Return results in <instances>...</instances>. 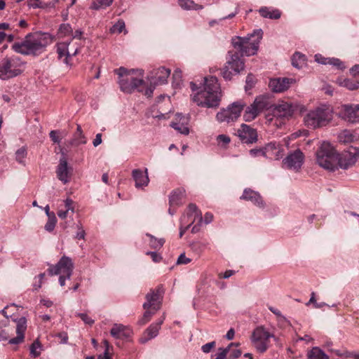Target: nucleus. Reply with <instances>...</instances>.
Wrapping results in <instances>:
<instances>
[{
    "label": "nucleus",
    "mask_w": 359,
    "mask_h": 359,
    "mask_svg": "<svg viewBox=\"0 0 359 359\" xmlns=\"http://www.w3.org/2000/svg\"><path fill=\"white\" fill-rule=\"evenodd\" d=\"M264 149L267 156L266 158H272L276 157L277 159L281 156L280 153L283 150L281 145L276 142L268 143L264 147Z\"/></svg>",
    "instance_id": "obj_27"
},
{
    "label": "nucleus",
    "mask_w": 359,
    "mask_h": 359,
    "mask_svg": "<svg viewBox=\"0 0 359 359\" xmlns=\"http://www.w3.org/2000/svg\"><path fill=\"white\" fill-rule=\"evenodd\" d=\"M114 72L118 76V83L122 92L130 94L136 89L142 91L138 88L143 86L144 81L142 79L134 76L135 69L128 70L124 67H120L116 69Z\"/></svg>",
    "instance_id": "obj_5"
},
{
    "label": "nucleus",
    "mask_w": 359,
    "mask_h": 359,
    "mask_svg": "<svg viewBox=\"0 0 359 359\" xmlns=\"http://www.w3.org/2000/svg\"><path fill=\"white\" fill-rule=\"evenodd\" d=\"M27 149L25 147H22L18 149L15 152V159L16 161L21 164L25 165V158L27 156Z\"/></svg>",
    "instance_id": "obj_47"
},
{
    "label": "nucleus",
    "mask_w": 359,
    "mask_h": 359,
    "mask_svg": "<svg viewBox=\"0 0 359 359\" xmlns=\"http://www.w3.org/2000/svg\"><path fill=\"white\" fill-rule=\"evenodd\" d=\"M186 217L187 222H191V224L198 219V224L194 225L191 229V232L196 233L199 231L201 224L203 222V217L201 210H199L197 206L194 203H190L188 206V212Z\"/></svg>",
    "instance_id": "obj_18"
},
{
    "label": "nucleus",
    "mask_w": 359,
    "mask_h": 359,
    "mask_svg": "<svg viewBox=\"0 0 359 359\" xmlns=\"http://www.w3.org/2000/svg\"><path fill=\"white\" fill-rule=\"evenodd\" d=\"M170 73V69L164 67L154 69L150 73V82L154 86L165 84L167 83Z\"/></svg>",
    "instance_id": "obj_19"
},
{
    "label": "nucleus",
    "mask_w": 359,
    "mask_h": 359,
    "mask_svg": "<svg viewBox=\"0 0 359 359\" xmlns=\"http://www.w3.org/2000/svg\"><path fill=\"white\" fill-rule=\"evenodd\" d=\"M294 79L289 78H276L270 80L269 86L274 93H281L289 88Z\"/></svg>",
    "instance_id": "obj_22"
},
{
    "label": "nucleus",
    "mask_w": 359,
    "mask_h": 359,
    "mask_svg": "<svg viewBox=\"0 0 359 359\" xmlns=\"http://www.w3.org/2000/svg\"><path fill=\"white\" fill-rule=\"evenodd\" d=\"M146 236L149 238V245L153 249L161 248L165 243V240L163 238H156L150 233H147Z\"/></svg>",
    "instance_id": "obj_42"
},
{
    "label": "nucleus",
    "mask_w": 359,
    "mask_h": 359,
    "mask_svg": "<svg viewBox=\"0 0 359 359\" xmlns=\"http://www.w3.org/2000/svg\"><path fill=\"white\" fill-rule=\"evenodd\" d=\"M20 74L15 57H6L0 62V79L3 80L15 77Z\"/></svg>",
    "instance_id": "obj_11"
},
{
    "label": "nucleus",
    "mask_w": 359,
    "mask_h": 359,
    "mask_svg": "<svg viewBox=\"0 0 359 359\" xmlns=\"http://www.w3.org/2000/svg\"><path fill=\"white\" fill-rule=\"evenodd\" d=\"M170 126L181 134L188 135L189 133V129L187 126V123H184V122L178 123L172 121L170 123Z\"/></svg>",
    "instance_id": "obj_43"
},
{
    "label": "nucleus",
    "mask_w": 359,
    "mask_h": 359,
    "mask_svg": "<svg viewBox=\"0 0 359 359\" xmlns=\"http://www.w3.org/2000/svg\"><path fill=\"white\" fill-rule=\"evenodd\" d=\"M57 222V218L55 215H52V217H48V222L45 224V229L48 232H52Z\"/></svg>",
    "instance_id": "obj_51"
},
{
    "label": "nucleus",
    "mask_w": 359,
    "mask_h": 359,
    "mask_svg": "<svg viewBox=\"0 0 359 359\" xmlns=\"http://www.w3.org/2000/svg\"><path fill=\"white\" fill-rule=\"evenodd\" d=\"M269 340H252L257 351L259 353H264L268 349Z\"/></svg>",
    "instance_id": "obj_46"
},
{
    "label": "nucleus",
    "mask_w": 359,
    "mask_h": 359,
    "mask_svg": "<svg viewBox=\"0 0 359 359\" xmlns=\"http://www.w3.org/2000/svg\"><path fill=\"white\" fill-rule=\"evenodd\" d=\"M262 35V29H256L245 37L236 36L233 38L231 43L241 56H251L257 53Z\"/></svg>",
    "instance_id": "obj_3"
},
{
    "label": "nucleus",
    "mask_w": 359,
    "mask_h": 359,
    "mask_svg": "<svg viewBox=\"0 0 359 359\" xmlns=\"http://www.w3.org/2000/svg\"><path fill=\"white\" fill-rule=\"evenodd\" d=\"M245 104L242 101H237L233 102L231 106L227 107L232 115V118L236 121L241 115Z\"/></svg>",
    "instance_id": "obj_33"
},
{
    "label": "nucleus",
    "mask_w": 359,
    "mask_h": 359,
    "mask_svg": "<svg viewBox=\"0 0 359 359\" xmlns=\"http://www.w3.org/2000/svg\"><path fill=\"white\" fill-rule=\"evenodd\" d=\"M61 157L60 158L59 164L57 166L56 175L59 180L63 184H67L69 182L72 168L68 165L67 161V154L64 151L63 148H60Z\"/></svg>",
    "instance_id": "obj_14"
},
{
    "label": "nucleus",
    "mask_w": 359,
    "mask_h": 359,
    "mask_svg": "<svg viewBox=\"0 0 359 359\" xmlns=\"http://www.w3.org/2000/svg\"><path fill=\"white\" fill-rule=\"evenodd\" d=\"M184 193L185 191L181 188L173 190L169 196L170 205H180L182 203V199L184 197Z\"/></svg>",
    "instance_id": "obj_29"
},
{
    "label": "nucleus",
    "mask_w": 359,
    "mask_h": 359,
    "mask_svg": "<svg viewBox=\"0 0 359 359\" xmlns=\"http://www.w3.org/2000/svg\"><path fill=\"white\" fill-rule=\"evenodd\" d=\"M338 154L329 142H323L316 152L318 165L327 170L334 171L337 168Z\"/></svg>",
    "instance_id": "obj_6"
},
{
    "label": "nucleus",
    "mask_w": 359,
    "mask_h": 359,
    "mask_svg": "<svg viewBox=\"0 0 359 359\" xmlns=\"http://www.w3.org/2000/svg\"><path fill=\"white\" fill-rule=\"evenodd\" d=\"M23 308L22 306H19L15 304H12L11 305H8L2 309L0 313L1 314H6L8 312L11 313L12 314H15L16 313L22 312Z\"/></svg>",
    "instance_id": "obj_45"
},
{
    "label": "nucleus",
    "mask_w": 359,
    "mask_h": 359,
    "mask_svg": "<svg viewBox=\"0 0 359 359\" xmlns=\"http://www.w3.org/2000/svg\"><path fill=\"white\" fill-rule=\"evenodd\" d=\"M233 346H238V344L231 343L227 347L224 348H219V350L220 352L216 354L215 359H225L230 348Z\"/></svg>",
    "instance_id": "obj_50"
},
{
    "label": "nucleus",
    "mask_w": 359,
    "mask_h": 359,
    "mask_svg": "<svg viewBox=\"0 0 359 359\" xmlns=\"http://www.w3.org/2000/svg\"><path fill=\"white\" fill-rule=\"evenodd\" d=\"M215 341H211L202 346L201 350L205 353H208L215 346Z\"/></svg>",
    "instance_id": "obj_58"
},
{
    "label": "nucleus",
    "mask_w": 359,
    "mask_h": 359,
    "mask_svg": "<svg viewBox=\"0 0 359 359\" xmlns=\"http://www.w3.org/2000/svg\"><path fill=\"white\" fill-rule=\"evenodd\" d=\"M191 246V249L198 253L201 252L205 248V245L200 242H194Z\"/></svg>",
    "instance_id": "obj_60"
},
{
    "label": "nucleus",
    "mask_w": 359,
    "mask_h": 359,
    "mask_svg": "<svg viewBox=\"0 0 359 359\" xmlns=\"http://www.w3.org/2000/svg\"><path fill=\"white\" fill-rule=\"evenodd\" d=\"M110 334L115 339H127L131 337L133 332L129 326L115 323L110 330Z\"/></svg>",
    "instance_id": "obj_21"
},
{
    "label": "nucleus",
    "mask_w": 359,
    "mask_h": 359,
    "mask_svg": "<svg viewBox=\"0 0 359 359\" xmlns=\"http://www.w3.org/2000/svg\"><path fill=\"white\" fill-rule=\"evenodd\" d=\"M54 37L48 32L29 33L20 42H15L12 49L23 55L36 56L45 51L47 46L53 41Z\"/></svg>",
    "instance_id": "obj_2"
},
{
    "label": "nucleus",
    "mask_w": 359,
    "mask_h": 359,
    "mask_svg": "<svg viewBox=\"0 0 359 359\" xmlns=\"http://www.w3.org/2000/svg\"><path fill=\"white\" fill-rule=\"evenodd\" d=\"M58 0H52L48 2L43 1L42 0H29L28 1V6L33 8H54Z\"/></svg>",
    "instance_id": "obj_31"
},
{
    "label": "nucleus",
    "mask_w": 359,
    "mask_h": 359,
    "mask_svg": "<svg viewBox=\"0 0 359 359\" xmlns=\"http://www.w3.org/2000/svg\"><path fill=\"white\" fill-rule=\"evenodd\" d=\"M304 160V155L300 149H297L289 154L283 160L284 165L288 169L299 170Z\"/></svg>",
    "instance_id": "obj_16"
},
{
    "label": "nucleus",
    "mask_w": 359,
    "mask_h": 359,
    "mask_svg": "<svg viewBox=\"0 0 359 359\" xmlns=\"http://www.w3.org/2000/svg\"><path fill=\"white\" fill-rule=\"evenodd\" d=\"M246 86H245V90H247L248 88H252L254 86V76L252 74H248L246 78Z\"/></svg>",
    "instance_id": "obj_62"
},
{
    "label": "nucleus",
    "mask_w": 359,
    "mask_h": 359,
    "mask_svg": "<svg viewBox=\"0 0 359 359\" xmlns=\"http://www.w3.org/2000/svg\"><path fill=\"white\" fill-rule=\"evenodd\" d=\"M40 343L38 341H34L30 346V354L34 357H38L40 355L39 351H36V348H40Z\"/></svg>",
    "instance_id": "obj_56"
},
{
    "label": "nucleus",
    "mask_w": 359,
    "mask_h": 359,
    "mask_svg": "<svg viewBox=\"0 0 359 359\" xmlns=\"http://www.w3.org/2000/svg\"><path fill=\"white\" fill-rule=\"evenodd\" d=\"M163 321L164 318H161L156 323L151 324L144 331L142 337L140 339V342L142 344H145L150 339L156 337L158 334L159 329Z\"/></svg>",
    "instance_id": "obj_23"
},
{
    "label": "nucleus",
    "mask_w": 359,
    "mask_h": 359,
    "mask_svg": "<svg viewBox=\"0 0 359 359\" xmlns=\"http://www.w3.org/2000/svg\"><path fill=\"white\" fill-rule=\"evenodd\" d=\"M114 0H93L91 3V9H104L110 6Z\"/></svg>",
    "instance_id": "obj_39"
},
{
    "label": "nucleus",
    "mask_w": 359,
    "mask_h": 359,
    "mask_svg": "<svg viewBox=\"0 0 359 359\" xmlns=\"http://www.w3.org/2000/svg\"><path fill=\"white\" fill-rule=\"evenodd\" d=\"M190 87L195 92L192 100L198 106L213 108L217 107L220 102V86L215 76L205 77L203 83L198 86L194 82H190Z\"/></svg>",
    "instance_id": "obj_1"
},
{
    "label": "nucleus",
    "mask_w": 359,
    "mask_h": 359,
    "mask_svg": "<svg viewBox=\"0 0 359 359\" xmlns=\"http://www.w3.org/2000/svg\"><path fill=\"white\" fill-rule=\"evenodd\" d=\"M330 59L331 58H326V57H324L323 56H322L320 54H316L315 55V60L317 62L320 63V64H323V65H327L330 62Z\"/></svg>",
    "instance_id": "obj_61"
},
{
    "label": "nucleus",
    "mask_w": 359,
    "mask_h": 359,
    "mask_svg": "<svg viewBox=\"0 0 359 359\" xmlns=\"http://www.w3.org/2000/svg\"><path fill=\"white\" fill-rule=\"evenodd\" d=\"M260 15L266 18L277 20L280 18L281 13L279 10L274 9L270 10L266 7H263L259 9Z\"/></svg>",
    "instance_id": "obj_34"
},
{
    "label": "nucleus",
    "mask_w": 359,
    "mask_h": 359,
    "mask_svg": "<svg viewBox=\"0 0 359 359\" xmlns=\"http://www.w3.org/2000/svg\"><path fill=\"white\" fill-rule=\"evenodd\" d=\"M74 269V263L72 259L65 255L62 256L60 261L55 265H50L48 269L50 276L63 273L67 275V278H70Z\"/></svg>",
    "instance_id": "obj_10"
},
{
    "label": "nucleus",
    "mask_w": 359,
    "mask_h": 359,
    "mask_svg": "<svg viewBox=\"0 0 359 359\" xmlns=\"http://www.w3.org/2000/svg\"><path fill=\"white\" fill-rule=\"evenodd\" d=\"M232 115L229 110L227 109H222L217 114L216 118L219 122H227L234 121V119L231 117Z\"/></svg>",
    "instance_id": "obj_40"
},
{
    "label": "nucleus",
    "mask_w": 359,
    "mask_h": 359,
    "mask_svg": "<svg viewBox=\"0 0 359 359\" xmlns=\"http://www.w3.org/2000/svg\"><path fill=\"white\" fill-rule=\"evenodd\" d=\"M217 141L219 144H222L223 145H226L230 142L231 139L228 135L222 134L217 137Z\"/></svg>",
    "instance_id": "obj_57"
},
{
    "label": "nucleus",
    "mask_w": 359,
    "mask_h": 359,
    "mask_svg": "<svg viewBox=\"0 0 359 359\" xmlns=\"http://www.w3.org/2000/svg\"><path fill=\"white\" fill-rule=\"evenodd\" d=\"M337 138L339 142L348 144L358 140L359 136L355 132L346 129L338 134Z\"/></svg>",
    "instance_id": "obj_28"
},
{
    "label": "nucleus",
    "mask_w": 359,
    "mask_h": 359,
    "mask_svg": "<svg viewBox=\"0 0 359 359\" xmlns=\"http://www.w3.org/2000/svg\"><path fill=\"white\" fill-rule=\"evenodd\" d=\"M273 335L266 331L262 326L257 327L252 332V340H269Z\"/></svg>",
    "instance_id": "obj_32"
},
{
    "label": "nucleus",
    "mask_w": 359,
    "mask_h": 359,
    "mask_svg": "<svg viewBox=\"0 0 359 359\" xmlns=\"http://www.w3.org/2000/svg\"><path fill=\"white\" fill-rule=\"evenodd\" d=\"M69 43H70L67 41L61 42L59 43L57 46L58 57L59 59H62L63 57H65L62 62L65 64H68V57L70 55H75L78 53V48H76L75 50H72L69 48Z\"/></svg>",
    "instance_id": "obj_25"
},
{
    "label": "nucleus",
    "mask_w": 359,
    "mask_h": 359,
    "mask_svg": "<svg viewBox=\"0 0 359 359\" xmlns=\"http://www.w3.org/2000/svg\"><path fill=\"white\" fill-rule=\"evenodd\" d=\"M180 222H181V224H180V237L182 238L183 236V235L184 234V233L187 231V230L193 224H191V222H190V223L189 224H187V226H184V225L187 222V221H186V217H183L181 218Z\"/></svg>",
    "instance_id": "obj_54"
},
{
    "label": "nucleus",
    "mask_w": 359,
    "mask_h": 359,
    "mask_svg": "<svg viewBox=\"0 0 359 359\" xmlns=\"http://www.w3.org/2000/svg\"><path fill=\"white\" fill-rule=\"evenodd\" d=\"M229 59L226 61L225 66L221 70V74L225 80H231L233 73L229 71L231 69L234 74H238L244 69V62L241 58L238 52L229 51Z\"/></svg>",
    "instance_id": "obj_8"
},
{
    "label": "nucleus",
    "mask_w": 359,
    "mask_h": 359,
    "mask_svg": "<svg viewBox=\"0 0 359 359\" xmlns=\"http://www.w3.org/2000/svg\"><path fill=\"white\" fill-rule=\"evenodd\" d=\"M306 60L305 55L296 52L293 54L292 57V65L293 67L300 69L302 67V66L304 65Z\"/></svg>",
    "instance_id": "obj_38"
},
{
    "label": "nucleus",
    "mask_w": 359,
    "mask_h": 359,
    "mask_svg": "<svg viewBox=\"0 0 359 359\" xmlns=\"http://www.w3.org/2000/svg\"><path fill=\"white\" fill-rule=\"evenodd\" d=\"M147 171V168H145L144 171L140 169H135L133 170L132 176L135 182V187L137 188H143L148 185L149 179Z\"/></svg>",
    "instance_id": "obj_26"
},
{
    "label": "nucleus",
    "mask_w": 359,
    "mask_h": 359,
    "mask_svg": "<svg viewBox=\"0 0 359 359\" xmlns=\"http://www.w3.org/2000/svg\"><path fill=\"white\" fill-rule=\"evenodd\" d=\"M180 6L185 10H200L203 6L196 4L193 0H179Z\"/></svg>",
    "instance_id": "obj_37"
},
{
    "label": "nucleus",
    "mask_w": 359,
    "mask_h": 359,
    "mask_svg": "<svg viewBox=\"0 0 359 359\" xmlns=\"http://www.w3.org/2000/svg\"><path fill=\"white\" fill-rule=\"evenodd\" d=\"M4 320L0 322V341H6L9 338V332L12 330V326L10 325V319L8 316H4Z\"/></svg>",
    "instance_id": "obj_30"
},
{
    "label": "nucleus",
    "mask_w": 359,
    "mask_h": 359,
    "mask_svg": "<svg viewBox=\"0 0 359 359\" xmlns=\"http://www.w3.org/2000/svg\"><path fill=\"white\" fill-rule=\"evenodd\" d=\"M339 116L344 121L351 123H359V104H344L341 107Z\"/></svg>",
    "instance_id": "obj_15"
},
{
    "label": "nucleus",
    "mask_w": 359,
    "mask_h": 359,
    "mask_svg": "<svg viewBox=\"0 0 359 359\" xmlns=\"http://www.w3.org/2000/svg\"><path fill=\"white\" fill-rule=\"evenodd\" d=\"M271 107L269 97L260 95L255 98L252 104L248 106L244 112L243 118L245 121L254 120L262 111Z\"/></svg>",
    "instance_id": "obj_9"
},
{
    "label": "nucleus",
    "mask_w": 359,
    "mask_h": 359,
    "mask_svg": "<svg viewBox=\"0 0 359 359\" xmlns=\"http://www.w3.org/2000/svg\"><path fill=\"white\" fill-rule=\"evenodd\" d=\"M241 199L251 201L259 208H264V203L260 194L250 189H245L243 191V195L241 196Z\"/></svg>",
    "instance_id": "obj_24"
},
{
    "label": "nucleus",
    "mask_w": 359,
    "mask_h": 359,
    "mask_svg": "<svg viewBox=\"0 0 359 359\" xmlns=\"http://www.w3.org/2000/svg\"><path fill=\"white\" fill-rule=\"evenodd\" d=\"M11 320H10V325L12 327H15L17 337L9 339L8 343L10 344H19L22 343L25 338V332L27 329V319L25 316L20 318H12L13 316H10ZM15 317V315H13Z\"/></svg>",
    "instance_id": "obj_13"
},
{
    "label": "nucleus",
    "mask_w": 359,
    "mask_h": 359,
    "mask_svg": "<svg viewBox=\"0 0 359 359\" xmlns=\"http://www.w3.org/2000/svg\"><path fill=\"white\" fill-rule=\"evenodd\" d=\"M329 65L336 67L338 69H342L344 68L343 62L337 58H331Z\"/></svg>",
    "instance_id": "obj_59"
},
{
    "label": "nucleus",
    "mask_w": 359,
    "mask_h": 359,
    "mask_svg": "<svg viewBox=\"0 0 359 359\" xmlns=\"http://www.w3.org/2000/svg\"><path fill=\"white\" fill-rule=\"evenodd\" d=\"M182 72L180 69H176L172 74V86L175 88H180L182 83Z\"/></svg>",
    "instance_id": "obj_48"
},
{
    "label": "nucleus",
    "mask_w": 359,
    "mask_h": 359,
    "mask_svg": "<svg viewBox=\"0 0 359 359\" xmlns=\"http://www.w3.org/2000/svg\"><path fill=\"white\" fill-rule=\"evenodd\" d=\"M87 140L82 135V131L80 126H77V130L74 137L69 141V144L72 146H78L81 144H86Z\"/></svg>",
    "instance_id": "obj_35"
},
{
    "label": "nucleus",
    "mask_w": 359,
    "mask_h": 359,
    "mask_svg": "<svg viewBox=\"0 0 359 359\" xmlns=\"http://www.w3.org/2000/svg\"><path fill=\"white\" fill-rule=\"evenodd\" d=\"M101 348H103V353L99 355L97 359H111L110 350H112L113 348L107 340H103Z\"/></svg>",
    "instance_id": "obj_41"
},
{
    "label": "nucleus",
    "mask_w": 359,
    "mask_h": 359,
    "mask_svg": "<svg viewBox=\"0 0 359 359\" xmlns=\"http://www.w3.org/2000/svg\"><path fill=\"white\" fill-rule=\"evenodd\" d=\"M238 136L244 144H253L257 141V132L256 129L243 123L237 130Z\"/></svg>",
    "instance_id": "obj_17"
},
{
    "label": "nucleus",
    "mask_w": 359,
    "mask_h": 359,
    "mask_svg": "<svg viewBox=\"0 0 359 359\" xmlns=\"http://www.w3.org/2000/svg\"><path fill=\"white\" fill-rule=\"evenodd\" d=\"M146 254L150 255L154 262H159L162 259L161 255L156 252H147Z\"/></svg>",
    "instance_id": "obj_63"
},
{
    "label": "nucleus",
    "mask_w": 359,
    "mask_h": 359,
    "mask_svg": "<svg viewBox=\"0 0 359 359\" xmlns=\"http://www.w3.org/2000/svg\"><path fill=\"white\" fill-rule=\"evenodd\" d=\"M359 158V148L351 147L348 150L343 151L341 154H338V165L344 170L353 165Z\"/></svg>",
    "instance_id": "obj_12"
},
{
    "label": "nucleus",
    "mask_w": 359,
    "mask_h": 359,
    "mask_svg": "<svg viewBox=\"0 0 359 359\" xmlns=\"http://www.w3.org/2000/svg\"><path fill=\"white\" fill-rule=\"evenodd\" d=\"M341 85L348 90H353L359 88V81L353 79H344Z\"/></svg>",
    "instance_id": "obj_44"
},
{
    "label": "nucleus",
    "mask_w": 359,
    "mask_h": 359,
    "mask_svg": "<svg viewBox=\"0 0 359 359\" xmlns=\"http://www.w3.org/2000/svg\"><path fill=\"white\" fill-rule=\"evenodd\" d=\"M332 108L327 104H321L310 110L304 117L305 126L316 129L329 124L332 120Z\"/></svg>",
    "instance_id": "obj_4"
},
{
    "label": "nucleus",
    "mask_w": 359,
    "mask_h": 359,
    "mask_svg": "<svg viewBox=\"0 0 359 359\" xmlns=\"http://www.w3.org/2000/svg\"><path fill=\"white\" fill-rule=\"evenodd\" d=\"M250 154L252 157H257V156H260L267 157V156L265 153V151L264 149V147L258 148V149H257V148L252 149L250 150Z\"/></svg>",
    "instance_id": "obj_55"
},
{
    "label": "nucleus",
    "mask_w": 359,
    "mask_h": 359,
    "mask_svg": "<svg viewBox=\"0 0 359 359\" xmlns=\"http://www.w3.org/2000/svg\"><path fill=\"white\" fill-rule=\"evenodd\" d=\"M294 112L293 106L285 102H282L273 106L272 109L273 116L278 118H288Z\"/></svg>",
    "instance_id": "obj_20"
},
{
    "label": "nucleus",
    "mask_w": 359,
    "mask_h": 359,
    "mask_svg": "<svg viewBox=\"0 0 359 359\" xmlns=\"http://www.w3.org/2000/svg\"><path fill=\"white\" fill-rule=\"evenodd\" d=\"M125 28V22L123 20L118 21L115 25L110 29L111 32L120 34L123 32Z\"/></svg>",
    "instance_id": "obj_53"
},
{
    "label": "nucleus",
    "mask_w": 359,
    "mask_h": 359,
    "mask_svg": "<svg viewBox=\"0 0 359 359\" xmlns=\"http://www.w3.org/2000/svg\"><path fill=\"white\" fill-rule=\"evenodd\" d=\"M309 359H329V357L318 347H313L308 352Z\"/></svg>",
    "instance_id": "obj_36"
},
{
    "label": "nucleus",
    "mask_w": 359,
    "mask_h": 359,
    "mask_svg": "<svg viewBox=\"0 0 359 359\" xmlns=\"http://www.w3.org/2000/svg\"><path fill=\"white\" fill-rule=\"evenodd\" d=\"M164 294V289L162 285H159L155 289H151L146 294V302L143 304L145 310L144 314H152L157 311L161 306Z\"/></svg>",
    "instance_id": "obj_7"
},
{
    "label": "nucleus",
    "mask_w": 359,
    "mask_h": 359,
    "mask_svg": "<svg viewBox=\"0 0 359 359\" xmlns=\"http://www.w3.org/2000/svg\"><path fill=\"white\" fill-rule=\"evenodd\" d=\"M72 29L69 24H62L59 28L58 34L62 37L72 33Z\"/></svg>",
    "instance_id": "obj_52"
},
{
    "label": "nucleus",
    "mask_w": 359,
    "mask_h": 359,
    "mask_svg": "<svg viewBox=\"0 0 359 359\" xmlns=\"http://www.w3.org/2000/svg\"><path fill=\"white\" fill-rule=\"evenodd\" d=\"M312 304L313 307L317 309H321L324 306L330 307V306L324 302L318 303L316 299V294L314 292H311V298L308 303H306V305H309Z\"/></svg>",
    "instance_id": "obj_49"
},
{
    "label": "nucleus",
    "mask_w": 359,
    "mask_h": 359,
    "mask_svg": "<svg viewBox=\"0 0 359 359\" xmlns=\"http://www.w3.org/2000/svg\"><path fill=\"white\" fill-rule=\"evenodd\" d=\"M50 138L51 139V140L54 142V143H60V137L57 135V131L56 130H51L50 132Z\"/></svg>",
    "instance_id": "obj_64"
}]
</instances>
